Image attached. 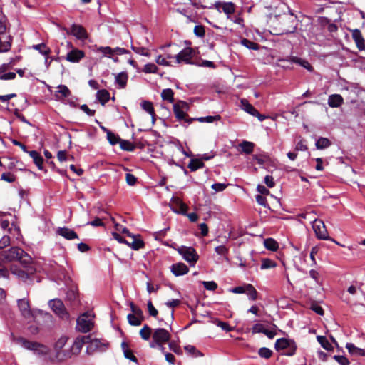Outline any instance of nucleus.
<instances>
[{
  "mask_svg": "<svg viewBox=\"0 0 365 365\" xmlns=\"http://www.w3.org/2000/svg\"><path fill=\"white\" fill-rule=\"evenodd\" d=\"M84 341L83 339L76 338L71 344H68L66 336H61L53 345V352L48 356L51 362H59L71 358L80 353Z\"/></svg>",
  "mask_w": 365,
  "mask_h": 365,
  "instance_id": "obj_1",
  "label": "nucleus"
},
{
  "mask_svg": "<svg viewBox=\"0 0 365 365\" xmlns=\"http://www.w3.org/2000/svg\"><path fill=\"white\" fill-rule=\"evenodd\" d=\"M12 261H19L21 264H27L32 262V258L21 248L17 247L3 251L0 254V277H6L8 276V271L2 262Z\"/></svg>",
  "mask_w": 365,
  "mask_h": 365,
  "instance_id": "obj_2",
  "label": "nucleus"
},
{
  "mask_svg": "<svg viewBox=\"0 0 365 365\" xmlns=\"http://www.w3.org/2000/svg\"><path fill=\"white\" fill-rule=\"evenodd\" d=\"M16 341L24 349L31 350L40 356H45L48 359V356L51 355V350L46 345L35 341H30L24 338H19L16 339Z\"/></svg>",
  "mask_w": 365,
  "mask_h": 365,
  "instance_id": "obj_3",
  "label": "nucleus"
},
{
  "mask_svg": "<svg viewBox=\"0 0 365 365\" xmlns=\"http://www.w3.org/2000/svg\"><path fill=\"white\" fill-rule=\"evenodd\" d=\"M170 334L163 328H158L153 331V341L150 342V346L152 348L158 347L163 352L164 351L163 344L169 341Z\"/></svg>",
  "mask_w": 365,
  "mask_h": 365,
  "instance_id": "obj_4",
  "label": "nucleus"
},
{
  "mask_svg": "<svg viewBox=\"0 0 365 365\" xmlns=\"http://www.w3.org/2000/svg\"><path fill=\"white\" fill-rule=\"evenodd\" d=\"M24 269H21L16 265L11 267V272L16 276L19 279L24 282L31 279L36 273V269L33 262L27 264H21Z\"/></svg>",
  "mask_w": 365,
  "mask_h": 365,
  "instance_id": "obj_5",
  "label": "nucleus"
},
{
  "mask_svg": "<svg viewBox=\"0 0 365 365\" xmlns=\"http://www.w3.org/2000/svg\"><path fill=\"white\" fill-rule=\"evenodd\" d=\"M16 303L21 316L28 322L33 321L36 316L35 310L31 309L29 299L26 297L19 299Z\"/></svg>",
  "mask_w": 365,
  "mask_h": 365,
  "instance_id": "obj_6",
  "label": "nucleus"
},
{
  "mask_svg": "<svg viewBox=\"0 0 365 365\" xmlns=\"http://www.w3.org/2000/svg\"><path fill=\"white\" fill-rule=\"evenodd\" d=\"M93 327V315L91 313H84L78 318L76 329L81 332L86 333L91 331Z\"/></svg>",
  "mask_w": 365,
  "mask_h": 365,
  "instance_id": "obj_7",
  "label": "nucleus"
},
{
  "mask_svg": "<svg viewBox=\"0 0 365 365\" xmlns=\"http://www.w3.org/2000/svg\"><path fill=\"white\" fill-rule=\"evenodd\" d=\"M274 346L277 351L285 350L287 348H290V351H285L283 353V354L289 356L294 355L297 350V345L294 341L285 338L277 339L275 342Z\"/></svg>",
  "mask_w": 365,
  "mask_h": 365,
  "instance_id": "obj_8",
  "label": "nucleus"
},
{
  "mask_svg": "<svg viewBox=\"0 0 365 365\" xmlns=\"http://www.w3.org/2000/svg\"><path fill=\"white\" fill-rule=\"evenodd\" d=\"M177 251L191 265H194L198 260V255L192 247L180 246L177 248Z\"/></svg>",
  "mask_w": 365,
  "mask_h": 365,
  "instance_id": "obj_9",
  "label": "nucleus"
},
{
  "mask_svg": "<svg viewBox=\"0 0 365 365\" xmlns=\"http://www.w3.org/2000/svg\"><path fill=\"white\" fill-rule=\"evenodd\" d=\"M195 55V51L190 47H186L175 55V63L180 64L182 63L186 64L192 63V59Z\"/></svg>",
  "mask_w": 365,
  "mask_h": 365,
  "instance_id": "obj_10",
  "label": "nucleus"
},
{
  "mask_svg": "<svg viewBox=\"0 0 365 365\" xmlns=\"http://www.w3.org/2000/svg\"><path fill=\"white\" fill-rule=\"evenodd\" d=\"M188 108V105L185 102L180 101L176 104L173 105V112L175 115V117L181 120H185V123L187 124L191 123L193 120H195V118H185L187 114L186 111Z\"/></svg>",
  "mask_w": 365,
  "mask_h": 365,
  "instance_id": "obj_11",
  "label": "nucleus"
},
{
  "mask_svg": "<svg viewBox=\"0 0 365 365\" xmlns=\"http://www.w3.org/2000/svg\"><path fill=\"white\" fill-rule=\"evenodd\" d=\"M313 230L320 240H329V235L326 226L323 221L317 220L316 217L311 219Z\"/></svg>",
  "mask_w": 365,
  "mask_h": 365,
  "instance_id": "obj_12",
  "label": "nucleus"
},
{
  "mask_svg": "<svg viewBox=\"0 0 365 365\" xmlns=\"http://www.w3.org/2000/svg\"><path fill=\"white\" fill-rule=\"evenodd\" d=\"M108 344L106 341L93 339L87 346V352L92 354L95 351H104L107 349Z\"/></svg>",
  "mask_w": 365,
  "mask_h": 365,
  "instance_id": "obj_13",
  "label": "nucleus"
},
{
  "mask_svg": "<svg viewBox=\"0 0 365 365\" xmlns=\"http://www.w3.org/2000/svg\"><path fill=\"white\" fill-rule=\"evenodd\" d=\"M49 306L52 310L62 319L68 317V313L65 311L63 302L59 299H53L49 302Z\"/></svg>",
  "mask_w": 365,
  "mask_h": 365,
  "instance_id": "obj_14",
  "label": "nucleus"
},
{
  "mask_svg": "<svg viewBox=\"0 0 365 365\" xmlns=\"http://www.w3.org/2000/svg\"><path fill=\"white\" fill-rule=\"evenodd\" d=\"M170 207L176 213L186 215L187 206L179 197H173L170 202Z\"/></svg>",
  "mask_w": 365,
  "mask_h": 365,
  "instance_id": "obj_15",
  "label": "nucleus"
},
{
  "mask_svg": "<svg viewBox=\"0 0 365 365\" xmlns=\"http://www.w3.org/2000/svg\"><path fill=\"white\" fill-rule=\"evenodd\" d=\"M84 56L85 53L83 51L73 48L67 53L66 59L71 63H78Z\"/></svg>",
  "mask_w": 365,
  "mask_h": 365,
  "instance_id": "obj_16",
  "label": "nucleus"
},
{
  "mask_svg": "<svg viewBox=\"0 0 365 365\" xmlns=\"http://www.w3.org/2000/svg\"><path fill=\"white\" fill-rule=\"evenodd\" d=\"M215 6L219 11L222 10L228 16L233 14L235 11V6L232 2L217 1Z\"/></svg>",
  "mask_w": 365,
  "mask_h": 365,
  "instance_id": "obj_17",
  "label": "nucleus"
},
{
  "mask_svg": "<svg viewBox=\"0 0 365 365\" xmlns=\"http://www.w3.org/2000/svg\"><path fill=\"white\" fill-rule=\"evenodd\" d=\"M56 233L62 237H63L66 240H74L78 239V235L73 230L69 229L68 227H59Z\"/></svg>",
  "mask_w": 365,
  "mask_h": 365,
  "instance_id": "obj_18",
  "label": "nucleus"
},
{
  "mask_svg": "<svg viewBox=\"0 0 365 365\" xmlns=\"http://www.w3.org/2000/svg\"><path fill=\"white\" fill-rule=\"evenodd\" d=\"M170 269L173 274L175 276L184 275L189 271L188 267L182 262L173 264Z\"/></svg>",
  "mask_w": 365,
  "mask_h": 365,
  "instance_id": "obj_19",
  "label": "nucleus"
},
{
  "mask_svg": "<svg viewBox=\"0 0 365 365\" xmlns=\"http://www.w3.org/2000/svg\"><path fill=\"white\" fill-rule=\"evenodd\" d=\"M71 95V91L65 85H59L55 93V98L56 100L62 101L65 98Z\"/></svg>",
  "mask_w": 365,
  "mask_h": 365,
  "instance_id": "obj_20",
  "label": "nucleus"
},
{
  "mask_svg": "<svg viewBox=\"0 0 365 365\" xmlns=\"http://www.w3.org/2000/svg\"><path fill=\"white\" fill-rule=\"evenodd\" d=\"M344 103V98L340 94H331L328 98V105L331 108H339Z\"/></svg>",
  "mask_w": 365,
  "mask_h": 365,
  "instance_id": "obj_21",
  "label": "nucleus"
},
{
  "mask_svg": "<svg viewBox=\"0 0 365 365\" xmlns=\"http://www.w3.org/2000/svg\"><path fill=\"white\" fill-rule=\"evenodd\" d=\"M71 34L78 39H86L87 34L85 29L77 24H73L71 29Z\"/></svg>",
  "mask_w": 365,
  "mask_h": 365,
  "instance_id": "obj_22",
  "label": "nucleus"
},
{
  "mask_svg": "<svg viewBox=\"0 0 365 365\" xmlns=\"http://www.w3.org/2000/svg\"><path fill=\"white\" fill-rule=\"evenodd\" d=\"M129 238L132 240V242L127 240L125 244L130 247L132 249L138 250L144 246V243L143 240L139 237V236L132 235H130Z\"/></svg>",
  "mask_w": 365,
  "mask_h": 365,
  "instance_id": "obj_23",
  "label": "nucleus"
},
{
  "mask_svg": "<svg viewBox=\"0 0 365 365\" xmlns=\"http://www.w3.org/2000/svg\"><path fill=\"white\" fill-rule=\"evenodd\" d=\"M128 74L125 72H120L115 76V83L118 85L119 88H124L127 85Z\"/></svg>",
  "mask_w": 365,
  "mask_h": 365,
  "instance_id": "obj_24",
  "label": "nucleus"
},
{
  "mask_svg": "<svg viewBox=\"0 0 365 365\" xmlns=\"http://www.w3.org/2000/svg\"><path fill=\"white\" fill-rule=\"evenodd\" d=\"M346 348L348 349L349 352L354 356H365V350L356 347L352 343H347L346 344Z\"/></svg>",
  "mask_w": 365,
  "mask_h": 365,
  "instance_id": "obj_25",
  "label": "nucleus"
},
{
  "mask_svg": "<svg viewBox=\"0 0 365 365\" xmlns=\"http://www.w3.org/2000/svg\"><path fill=\"white\" fill-rule=\"evenodd\" d=\"M241 108L245 112L252 116H254V115L258 114L257 110H256L254 106L251 105L246 99L241 100Z\"/></svg>",
  "mask_w": 365,
  "mask_h": 365,
  "instance_id": "obj_26",
  "label": "nucleus"
},
{
  "mask_svg": "<svg viewBox=\"0 0 365 365\" xmlns=\"http://www.w3.org/2000/svg\"><path fill=\"white\" fill-rule=\"evenodd\" d=\"M29 155L33 158L34 163L36 165L39 170L43 168V159L41 155L36 150L28 152Z\"/></svg>",
  "mask_w": 365,
  "mask_h": 365,
  "instance_id": "obj_27",
  "label": "nucleus"
},
{
  "mask_svg": "<svg viewBox=\"0 0 365 365\" xmlns=\"http://www.w3.org/2000/svg\"><path fill=\"white\" fill-rule=\"evenodd\" d=\"M170 46H171L170 44H167V45L161 46L160 48L165 51V53L163 55L165 56V59L168 61H170V64H172V62L173 61L175 62V55H176L175 53L177 52V51L176 50H174L173 51H167V48L168 47H170Z\"/></svg>",
  "mask_w": 365,
  "mask_h": 365,
  "instance_id": "obj_28",
  "label": "nucleus"
},
{
  "mask_svg": "<svg viewBox=\"0 0 365 365\" xmlns=\"http://www.w3.org/2000/svg\"><path fill=\"white\" fill-rule=\"evenodd\" d=\"M96 97L102 105L106 104L110 99V93L105 89L100 90L97 92Z\"/></svg>",
  "mask_w": 365,
  "mask_h": 365,
  "instance_id": "obj_29",
  "label": "nucleus"
},
{
  "mask_svg": "<svg viewBox=\"0 0 365 365\" xmlns=\"http://www.w3.org/2000/svg\"><path fill=\"white\" fill-rule=\"evenodd\" d=\"M239 146L242 148V152L246 154H250L252 153L255 144L250 141H243Z\"/></svg>",
  "mask_w": 365,
  "mask_h": 365,
  "instance_id": "obj_30",
  "label": "nucleus"
},
{
  "mask_svg": "<svg viewBox=\"0 0 365 365\" xmlns=\"http://www.w3.org/2000/svg\"><path fill=\"white\" fill-rule=\"evenodd\" d=\"M140 106L146 112H148L153 119L155 116V111L153 106V103L148 101H143L141 102Z\"/></svg>",
  "mask_w": 365,
  "mask_h": 365,
  "instance_id": "obj_31",
  "label": "nucleus"
},
{
  "mask_svg": "<svg viewBox=\"0 0 365 365\" xmlns=\"http://www.w3.org/2000/svg\"><path fill=\"white\" fill-rule=\"evenodd\" d=\"M251 300H256L257 298V292L255 288L250 284H246V291L245 292Z\"/></svg>",
  "mask_w": 365,
  "mask_h": 365,
  "instance_id": "obj_32",
  "label": "nucleus"
},
{
  "mask_svg": "<svg viewBox=\"0 0 365 365\" xmlns=\"http://www.w3.org/2000/svg\"><path fill=\"white\" fill-rule=\"evenodd\" d=\"M264 245L265 247L272 251H276L278 247V243L272 238H268L264 240Z\"/></svg>",
  "mask_w": 365,
  "mask_h": 365,
  "instance_id": "obj_33",
  "label": "nucleus"
},
{
  "mask_svg": "<svg viewBox=\"0 0 365 365\" xmlns=\"http://www.w3.org/2000/svg\"><path fill=\"white\" fill-rule=\"evenodd\" d=\"M204 166V163L202 161V160L200 159H192L188 164V168L192 171H195L199 168H201Z\"/></svg>",
  "mask_w": 365,
  "mask_h": 365,
  "instance_id": "obj_34",
  "label": "nucleus"
},
{
  "mask_svg": "<svg viewBox=\"0 0 365 365\" xmlns=\"http://www.w3.org/2000/svg\"><path fill=\"white\" fill-rule=\"evenodd\" d=\"M151 334H153L152 329L147 324H145L140 330V335L141 338L146 341L150 339Z\"/></svg>",
  "mask_w": 365,
  "mask_h": 365,
  "instance_id": "obj_35",
  "label": "nucleus"
},
{
  "mask_svg": "<svg viewBox=\"0 0 365 365\" xmlns=\"http://www.w3.org/2000/svg\"><path fill=\"white\" fill-rule=\"evenodd\" d=\"M8 39L3 41L0 38V53L7 52L10 50L11 46V39L9 36Z\"/></svg>",
  "mask_w": 365,
  "mask_h": 365,
  "instance_id": "obj_36",
  "label": "nucleus"
},
{
  "mask_svg": "<svg viewBox=\"0 0 365 365\" xmlns=\"http://www.w3.org/2000/svg\"><path fill=\"white\" fill-rule=\"evenodd\" d=\"M317 341L321 344V346L326 350L330 351L333 349L332 345L329 342L327 339L323 336H317Z\"/></svg>",
  "mask_w": 365,
  "mask_h": 365,
  "instance_id": "obj_37",
  "label": "nucleus"
},
{
  "mask_svg": "<svg viewBox=\"0 0 365 365\" xmlns=\"http://www.w3.org/2000/svg\"><path fill=\"white\" fill-rule=\"evenodd\" d=\"M33 48L38 51L40 53L45 56H48V54L51 53V49L44 43L34 45Z\"/></svg>",
  "mask_w": 365,
  "mask_h": 365,
  "instance_id": "obj_38",
  "label": "nucleus"
},
{
  "mask_svg": "<svg viewBox=\"0 0 365 365\" xmlns=\"http://www.w3.org/2000/svg\"><path fill=\"white\" fill-rule=\"evenodd\" d=\"M221 117L220 115H214V116H211V115H209V116H206V117H200V118H195V120H197L200 123H212L215 120H220Z\"/></svg>",
  "mask_w": 365,
  "mask_h": 365,
  "instance_id": "obj_39",
  "label": "nucleus"
},
{
  "mask_svg": "<svg viewBox=\"0 0 365 365\" xmlns=\"http://www.w3.org/2000/svg\"><path fill=\"white\" fill-rule=\"evenodd\" d=\"M103 130L106 131V133H107V139L108 140V141L110 142V144L115 145L118 143H120V141L121 140H120V138H119V137L118 135H116L115 134H114L111 131H110L108 130H106V128H103Z\"/></svg>",
  "mask_w": 365,
  "mask_h": 365,
  "instance_id": "obj_40",
  "label": "nucleus"
},
{
  "mask_svg": "<svg viewBox=\"0 0 365 365\" xmlns=\"http://www.w3.org/2000/svg\"><path fill=\"white\" fill-rule=\"evenodd\" d=\"M330 141L326 138H320L316 142V147L318 149H324L330 145Z\"/></svg>",
  "mask_w": 365,
  "mask_h": 365,
  "instance_id": "obj_41",
  "label": "nucleus"
},
{
  "mask_svg": "<svg viewBox=\"0 0 365 365\" xmlns=\"http://www.w3.org/2000/svg\"><path fill=\"white\" fill-rule=\"evenodd\" d=\"M97 51L103 53L104 56L110 57L115 53V50L109 46H101L97 48Z\"/></svg>",
  "mask_w": 365,
  "mask_h": 365,
  "instance_id": "obj_42",
  "label": "nucleus"
},
{
  "mask_svg": "<svg viewBox=\"0 0 365 365\" xmlns=\"http://www.w3.org/2000/svg\"><path fill=\"white\" fill-rule=\"evenodd\" d=\"M127 318L129 324L133 326H139L141 324V322L143 320L141 318L136 317V315H133L132 314H128Z\"/></svg>",
  "mask_w": 365,
  "mask_h": 365,
  "instance_id": "obj_43",
  "label": "nucleus"
},
{
  "mask_svg": "<svg viewBox=\"0 0 365 365\" xmlns=\"http://www.w3.org/2000/svg\"><path fill=\"white\" fill-rule=\"evenodd\" d=\"M277 266V264L272 259L266 258L263 259L262 261L261 269H267L270 268H274Z\"/></svg>",
  "mask_w": 365,
  "mask_h": 365,
  "instance_id": "obj_44",
  "label": "nucleus"
},
{
  "mask_svg": "<svg viewBox=\"0 0 365 365\" xmlns=\"http://www.w3.org/2000/svg\"><path fill=\"white\" fill-rule=\"evenodd\" d=\"M158 68L153 63H147L144 66L143 71L145 73H155L158 72Z\"/></svg>",
  "mask_w": 365,
  "mask_h": 365,
  "instance_id": "obj_45",
  "label": "nucleus"
},
{
  "mask_svg": "<svg viewBox=\"0 0 365 365\" xmlns=\"http://www.w3.org/2000/svg\"><path fill=\"white\" fill-rule=\"evenodd\" d=\"M161 97L163 100L172 102L173 101V92L170 88L164 89L161 93Z\"/></svg>",
  "mask_w": 365,
  "mask_h": 365,
  "instance_id": "obj_46",
  "label": "nucleus"
},
{
  "mask_svg": "<svg viewBox=\"0 0 365 365\" xmlns=\"http://www.w3.org/2000/svg\"><path fill=\"white\" fill-rule=\"evenodd\" d=\"M258 354L262 358L269 359L272 355V351L267 347H262L259 349Z\"/></svg>",
  "mask_w": 365,
  "mask_h": 365,
  "instance_id": "obj_47",
  "label": "nucleus"
},
{
  "mask_svg": "<svg viewBox=\"0 0 365 365\" xmlns=\"http://www.w3.org/2000/svg\"><path fill=\"white\" fill-rule=\"evenodd\" d=\"M241 43L246 48H247L249 49H252V50H257L259 48L258 45L256 43L252 42L246 38L242 39L241 41Z\"/></svg>",
  "mask_w": 365,
  "mask_h": 365,
  "instance_id": "obj_48",
  "label": "nucleus"
},
{
  "mask_svg": "<svg viewBox=\"0 0 365 365\" xmlns=\"http://www.w3.org/2000/svg\"><path fill=\"white\" fill-rule=\"evenodd\" d=\"M185 350L194 356H203V354L200 351H198L194 346L192 345H187L185 346Z\"/></svg>",
  "mask_w": 365,
  "mask_h": 365,
  "instance_id": "obj_49",
  "label": "nucleus"
},
{
  "mask_svg": "<svg viewBox=\"0 0 365 365\" xmlns=\"http://www.w3.org/2000/svg\"><path fill=\"white\" fill-rule=\"evenodd\" d=\"M120 148L127 151H133L135 148V146L128 140H121L120 141Z\"/></svg>",
  "mask_w": 365,
  "mask_h": 365,
  "instance_id": "obj_50",
  "label": "nucleus"
},
{
  "mask_svg": "<svg viewBox=\"0 0 365 365\" xmlns=\"http://www.w3.org/2000/svg\"><path fill=\"white\" fill-rule=\"evenodd\" d=\"M66 297L69 301H74L78 297V291L76 288H71L66 293Z\"/></svg>",
  "mask_w": 365,
  "mask_h": 365,
  "instance_id": "obj_51",
  "label": "nucleus"
},
{
  "mask_svg": "<svg viewBox=\"0 0 365 365\" xmlns=\"http://www.w3.org/2000/svg\"><path fill=\"white\" fill-rule=\"evenodd\" d=\"M156 63L158 65L163 66H170L172 64H170V61L165 59V56L163 55H159L157 56L155 59Z\"/></svg>",
  "mask_w": 365,
  "mask_h": 365,
  "instance_id": "obj_52",
  "label": "nucleus"
},
{
  "mask_svg": "<svg viewBox=\"0 0 365 365\" xmlns=\"http://www.w3.org/2000/svg\"><path fill=\"white\" fill-rule=\"evenodd\" d=\"M351 36L355 43H360L364 39L361 31L357 29L352 30Z\"/></svg>",
  "mask_w": 365,
  "mask_h": 365,
  "instance_id": "obj_53",
  "label": "nucleus"
},
{
  "mask_svg": "<svg viewBox=\"0 0 365 365\" xmlns=\"http://www.w3.org/2000/svg\"><path fill=\"white\" fill-rule=\"evenodd\" d=\"M217 254L222 256H226L229 252V249L225 245H220L215 248Z\"/></svg>",
  "mask_w": 365,
  "mask_h": 365,
  "instance_id": "obj_54",
  "label": "nucleus"
},
{
  "mask_svg": "<svg viewBox=\"0 0 365 365\" xmlns=\"http://www.w3.org/2000/svg\"><path fill=\"white\" fill-rule=\"evenodd\" d=\"M215 323L217 327H220L224 331H231L232 330V328L227 322L217 320Z\"/></svg>",
  "mask_w": 365,
  "mask_h": 365,
  "instance_id": "obj_55",
  "label": "nucleus"
},
{
  "mask_svg": "<svg viewBox=\"0 0 365 365\" xmlns=\"http://www.w3.org/2000/svg\"><path fill=\"white\" fill-rule=\"evenodd\" d=\"M265 327H264L263 324H255L252 328V332L253 334H257V333H263L264 332V330H265Z\"/></svg>",
  "mask_w": 365,
  "mask_h": 365,
  "instance_id": "obj_56",
  "label": "nucleus"
},
{
  "mask_svg": "<svg viewBox=\"0 0 365 365\" xmlns=\"http://www.w3.org/2000/svg\"><path fill=\"white\" fill-rule=\"evenodd\" d=\"M6 31V17L0 14V34H4Z\"/></svg>",
  "mask_w": 365,
  "mask_h": 365,
  "instance_id": "obj_57",
  "label": "nucleus"
},
{
  "mask_svg": "<svg viewBox=\"0 0 365 365\" xmlns=\"http://www.w3.org/2000/svg\"><path fill=\"white\" fill-rule=\"evenodd\" d=\"M334 359L340 364V365H349L350 363L349 360L344 356L335 355L334 356Z\"/></svg>",
  "mask_w": 365,
  "mask_h": 365,
  "instance_id": "obj_58",
  "label": "nucleus"
},
{
  "mask_svg": "<svg viewBox=\"0 0 365 365\" xmlns=\"http://www.w3.org/2000/svg\"><path fill=\"white\" fill-rule=\"evenodd\" d=\"M204 287L207 290H215L217 287V284L213 281L203 282Z\"/></svg>",
  "mask_w": 365,
  "mask_h": 365,
  "instance_id": "obj_59",
  "label": "nucleus"
},
{
  "mask_svg": "<svg viewBox=\"0 0 365 365\" xmlns=\"http://www.w3.org/2000/svg\"><path fill=\"white\" fill-rule=\"evenodd\" d=\"M194 33L197 36L202 37L205 34V29L202 26H195L194 28Z\"/></svg>",
  "mask_w": 365,
  "mask_h": 365,
  "instance_id": "obj_60",
  "label": "nucleus"
},
{
  "mask_svg": "<svg viewBox=\"0 0 365 365\" xmlns=\"http://www.w3.org/2000/svg\"><path fill=\"white\" fill-rule=\"evenodd\" d=\"M295 150L298 151H305L307 150V146L305 143V140L301 139L295 146Z\"/></svg>",
  "mask_w": 365,
  "mask_h": 365,
  "instance_id": "obj_61",
  "label": "nucleus"
},
{
  "mask_svg": "<svg viewBox=\"0 0 365 365\" xmlns=\"http://www.w3.org/2000/svg\"><path fill=\"white\" fill-rule=\"evenodd\" d=\"M1 179L8 182H12L15 180L14 177L10 173H4L1 174Z\"/></svg>",
  "mask_w": 365,
  "mask_h": 365,
  "instance_id": "obj_62",
  "label": "nucleus"
},
{
  "mask_svg": "<svg viewBox=\"0 0 365 365\" xmlns=\"http://www.w3.org/2000/svg\"><path fill=\"white\" fill-rule=\"evenodd\" d=\"M148 312L150 316L154 317H157L158 312L155 308V307L153 305L151 301H149L148 302Z\"/></svg>",
  "mask_w": 365,
  "mask_h": 365,
  "instance_id": "obj_63",
  "label": "nucleus"
},
{
  "mask_svg": "<svg viewBox=\"0 0 365 365\" xmlns=\"http://www.w3.org/2000/svg\"><path fill=\"white\" fill-rule=\"evenodd\" d=\"M125 180L129 185H134L136 182L137 178L133 175L130 173H127L125 176Z\"/></svg>",
  "mask_w": 365,
  "mask_h": 365,
  "instance_id": "obj_64",
  "label": "nucleus"
}]
</instances>
